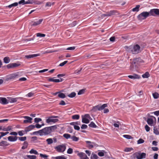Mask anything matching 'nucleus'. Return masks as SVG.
<instances>
[{"label": "nucleus", "mask_w": 159, "mask_h": 159, "mask_svg": "<svg viewBox=\"0 0 159 159\" xmlns=\"http://www.w3.org/2000/svg\"><path fill=\"white\" fill-rule=\"evenodd\" d=\"M107 106V104H104L102 105H98L94 107V108L97 110L101 111L104 109Z\"/></svg>", "instance_id": "9"}, {"label": "nucleus", "mask_w": 159, "mask_h": 159, "mask_svg": "<svg viewBox=\"0 0 159 159\" xmlns=\"http://www.w3.org/2000/svg\"><path fill=\"white\" fill-rule=\"evenodd\" d=\"M153 97L155 99H157L159 97V94L157 92H155L152 93Z\"/></svg>", "instance_id": "38"}, {"label": "nucleus", "mask_w": 159, "mask_h": 159, "mask_svg": "<svg viewBox=\"0 0 159 159\" xmlns=\"http://www.w3.org/2000/svg\"><path fill=\"white\" fill-rule=\"evenodd\" d=\"M89 121V120L86 118L83 117L82 119V122L83 123L88 124Z\"/></svg>", "instance_id": "31"}, {"label": "nucleus", "mask_w": 159, "mask_h": 159, "mask_svg": "<svg viewBox=\"0 0 159 159\" xmlns=\"http://www.w3.org/2000/svg\"><path fill=\"white\" fill-rule=\"evenodd\" d=\"M43 21V19H42L36 21H32L30 23L31 25L32 26H37L41 24Z\"/></svg>", "instance_id": "8"}, {"label": "nucleus", "mask_w": 159, "mask_h": 159, "mask_svg": "<svg viewBox=\"0 0 159 159\" xmlns=\"http://www.w3.org/2000/svg\"><path fill=\"white\" fill-rule=\"evenodd\" d=\"M128 77L130 79H139L140 78L139 75L136 74H134L133 75H129Z\"/></svg>", "instance_id": "17"}, {"label": "nucleus", "mask_w": 159, "mask_h": 159, "mask_svg": "<svg viewBox=\"0 0 159 159\" xmlns=\"http://www.w3.org/2000/svg\"><path fill=\"white\" fill-rule=\"evenodd\" d=\"M140 7V5H137L136 6V7H135L133 8L132 9V11L134 12V11L138 12L139 10V8Z\"/></svg>", "instance_id": "29"}, {"label": "nucleus", "mask_w": 159, "mask_h": 159, "mask_svg": "<svg viewBox=\"0 0 159 159\" xmlns=\"http://www.w3.org/2000/svg\"><path fill=\"white\" fill-rule=\"evenodd\" d=\"M77 155L80 157V159H89L86 155L84 153L81 152L78 153Z\"/></svg>", "instance_id": "10"}, {"label": "nucleus", "mask_w": 159, "mask_h": 159, "mask_svg": "<svg viewBox=\"0 0 159 159\" xmlns=\"http://www.w3.org/2000/svg\"><path fill=\"white\" fill-rule=\"evenodd\" d=\"M73 152V149L72 148H69L67 151V153L68 154H71Z\"/></svg>", "instance_id": "53"}, {"label": "nucleus", "mask_w": 159, "mask_h": 159, "mask_svg": "<svg viewBox=\"0 0 159 159\" xmlns=\"http://www.w3.org/2000/svg\"><path fill=\"white\" fill-rule=\"evenodd\" d=\"M55 149L58 152H63L66 149V144L64 143L58 145L56 147Z\"/></svg>", "instance_id": "4"}, {"label": "nucleus", "mask_w": 159, "mask_h": 159, "mask_svg": "<svg viewBox=\"0 0 159 159\" xmlns=\"http://www.w3.org/2000/svg\"><path fill=\"white\" fill-rule=\"evenodd\" d=\"M28 146V143L26 141L23 144V145L21 148L22 149H24L26 148H27Z\"/></svg>", "instance_id": "27"}, {"label": "nucleus", "mask_w": 159, "mask_h": 159, "mask_svg": "<svg viewBox=\"0 0 159 159\" xmlns=\"http://www.w3.org/2000/svg\"><path fill=\"white\" fill-rule=\"evenodd\" d=\"M18 5V3L17 2H16L9 5V6H8V7L9 8H11V7H16Z\"/></svg>", "instance_id": "40"}, {"label": "nucleus", "mask_w": 159, "mask_h": 159, "mask_svg": "<svg viewBox=\"0 0 159 159\" xmlns=\"http://www.w3.org/2000/svg\"><path fill=\"white\" fill-rule=\"evenodd\" d=\"M23 117L26 119L24 120L23 122L24 123H32V120H33V119L30 117L28 116H24Z\"/></svg>", "instance_id": "11"}, {"label": "nucleus", "mask_w": 159, "mask_h": 159, "mask_svg": "<svg viewBox=\"0 0 159 159\" xmlns=\"http://www.w3.org/2000/svg\"><path fill=\"white\" fill-rule=\"evenodd\" d=\"M39 134L40 136H42L44 134V131L43 129L40 130L38 131Z\"/></svg>", "instance_id": "51"}, {"label": "nucleus", "mask_w": 159, "mask_h": 159, "mask_svg": "<svg viewBox=\"0 0 159 159\" xmlns=\"http://www.w3.org/2000/svg\"><path fill=\"white\" fill-rule=\"evenodd\" d=\"M98 157L97 155L94 153H92L91 154L90 159H97Z\"/></svg>", "instance_id": "32"}, {"label": "nucleus", "mask_w": 159, "mask_h": 159, "mask_svg": "<svg viewBox=\"0 0 159 159\" xmlns=\"http://www.w3.org/2000/svg\"><path fill=\"white\" fill-rule=\"evenodd\" d=\"M84 89H82L80 90L78 92V94L79 95H80L83 94L84 93Z\"/></svg>", "instance_id": "54"}, {"label": "nucleus", "mask_w": 159, "mask_h": 159, "mask_svg": "<svg viewBox=\"0 0 159 159\" xmlns=\"http://www.w3.org/2000/svg\"><path fill=\"white\" fill-rule=\"evenodd\" d=\"M45 34L40 33L36 34V36L38 37H45Z\"/></svg>", "instance_id": "39"}, {"label": "nucleus", "mask_w": 159, "mask_h": 159, "mask_svg": "<svg viewBox=\"0 0 159 159\" xmlns=\"http://www.w3.org/2000/svg\"><path fill=\"white\" fill-rule=\"evenodd\" d=\"M58 97L60 98H65L66 96L64 93L60 92L58 95Z\"/></svg>", "instance_id": "34"}, {"label": "nucleus", "mask_w": 159, "mask_h": 159, "mask_svg": "<svg viewBox=\"0 0 159 159\" xmlns=\"http://www.w3.org/2000/svg\"><path fill=\"white\" fill-rule=\"evenodd\" d=\"M39 155L41 157H42L44 158H46L48 157V156L46 154H43L40 153V154Z\"/></svg>", "instance_id": "57"}, {"label": "nucleus", "mask_w": 159, "mask_h": 159, "mask_svg": "<svg viewBox=\"0 0 159 159\" xmlns=\"http://www.w3.org/2000/svg\"><path fill=\"white\" fill-rule=\"evenodd\" d=\"M36 156L35 155H27L24 157L25 159H36Z\"/></svg>", "instance_id": "19"}, {"label": "nucleus", "mask_w": 159, "mask_h": 159, "mask_svg": "<svg viewBox=\"0 0 159 159\" xmlns=\"http://www.w3.org/2000/svg\"><path fill=\"white\" fill-rule=\"evenodd\" d=\"M18 138L19 140L21 141H24L26 139V137L25 136L23 137H18Z\"/></svg>", "instance_id": "48"}, {"label": "nucleus", "mask_w": 159, "mask_h": 159, "mask_svg": "<svg viewBox=\"0 0 159 159\" xmlns=\"http://www.w3.org/2000/svg\"><path fill=\"white\" fill-rule=\"evenodd\" d=\"M76 94V93L75 92H73L71 93L68 96L70 98H72L75 97V96Z\"/></svg>", "instance_id": "45"}, {"label": "nucleus", "mask_w": 159, "mask_h": 159, "mask_svg": "<svg viewBox=\"0 0 159 159\" xmlns=\"http://www.w3.org/2000/svg\"><path fill=\"white\" fill-rule=\"evenodd\" d=\"M154 133L157 135H159V131L157 129H156L155 128L153 129Z\"/></svg>", "instance_id": "49"}, {"label": "nucleus", "mask_w": 159, "mask_h": 159, "mask_svg": "<svg viewBox=\"0 0 159 159\" xmlns=\"http://www.w3.org/2000/svg\"><path fill=\"white\" fill-rule=\"evenodd\" d=\"M54 3L52 2L51 3L50 2H48L46 3L45 7H50L52 5H53L54 4Z\"/></svg>", "instance_id": "44"}, {"label": "nucleus", "mask_w": 159, "mask_h": 159, "mask_svg": "<svg viewBox=\"0 0 159 159\" xmlns=\"http://www.w3.org/2000/svg\"><path fill=\"white\" fill-rule=\"evenodd\" d=\"M139 157H138V159H142L146 157V154L145 153H139Z\"/></svg>", "instance_id": "21"}, {"label": "nucleus", "mask_w": 159, "mask_h": 159, "mask_svg": "<svg viewBox=\"0 0 159 159\" xmlns=\"http://www.w3.org/2000/svg\"><path fill=\"white\" fill-rule=\"evenodd\" d=\"M150 16H154L159 15V9H153L150 10L149 12Z\"/></svg>", "instance_id": "7"}, {"label": "nucleus", "mask_w": 159, "mask_h": 159, "mask_svg": "<svg viewBox=\"0 0 159 159\" xmlns=\"http://www.w3.org/2000/svg\"><path fill=\"white\" fill-rule=\"evenodd\" d=\"M70 125H73L74 126L75 125H80V122L77 121L76 122H72L70 123Z\"/></svg>", "instance_id": "41"}, {"label": "nucleus", "mask_w": 159, "mask_h": 159, "mask_svg": "<svg viewBox=\"0 0 159 159\" xmlns=\"http://www.w3.org/2000/svg\"><path fill=\"white\" fill-rule=\"evenodd\" d=\"M125 48L127 51L132 54H136L141 52L140 47L139 45L137 44L129 46H125Z\"/></svg>", "instance_id": "1"}, {"label": "nucleus", "mask_w": 159, "mask_h": 159, "mask_svg": "<svg viewBox=\"0 0 159 159\" xmlns=\"http://www.w3.org/2000/svg\"><path fill=\"white\" fill-rule=\"evenodd\" d=\"M59 118L58 116H51L46 119V122L48 124L50 122H53V123H56L59 121V120L57 119H53V118Z\"/></svg>", "instance_id": "5"}, {"label": "nucleus", "mask_w": 159, "mask_h": 159, "mask_svg": "<svg viewBox=\"0 0 159 159\" xmlns=\"http://www.w3.org/2000/svg\"><path fill=\"white\" fill-rule=\"evenodd\" d=\"M85 142L88 144V146L89 148H91L93 147V145L92 144V143L90 141H86Z\"/></svg>", "instance_id": "30"}, {"label": "nucleus", "mask_w": 159, "mask_h": 159, "mask_svg": "<svg viewBox=\"0 0 159 159\" xmlns=\"http://www.w3.org/2000/svg\"><path fill=\"white\" fill-rule=\"evenodd\" d=\"M39 56V54H31L25 56V57L27 59H30L31 58H34V57Z\"/></svg>", "instance_id": "18"}, {"label": "nucleus", "mask_w": 159, "mask_h": 159, "mask_svg": "<svg viewBox=\"0 0 159 159\" xmlns=\"http://www.w3.org/2000/svg\"><path fill=\"white\" fill-rule=\"evenodd\" d=\"M81 69H80V70H78V69L77 70L74 71V74H79L80 73V72L81 71Z\"/></svg>", "instance_id": "59"}, {"label": "nucleus", "mask_w": 159, "mask_h": 159, "mask_svg": "<svg viewBox=\"0 0 159 159\" xmlns=\"http://www.w3.org/2000/svg\"><path fill=\"white\" fill-rule=\"evenodd\" d=\"M35 128V126L34 125H30L25 128V131L26 132H29L34 129Z\"/></svg>", "instance_id": "15"}, {"label": "nucleus", "mask_w": 159, "mask_h": 159, "mask_svg": "<svg viewBox=\"0 0 159 159\" xmlns=\"http://www.w3.org/2000/svg\"><path fill=\"white\" fill-rule=\"evenodd\" d=\"M12 129V127L11 126H8L7 128H4L2 129V130L4 131H10Z\"/></svg>", "instance_id": "36"}, {"label": "nucleus", "mask_w": 159, "mask_h": 159, "mask_svg": "<svg viewBox=\"0 0 159 159\" xmlns=\"http://www.w3.org/2000/svg\"><path fill=\"white\" fill-rule=\"evenodd\" d=\"M34 122L35 123H38L42 120V119L40 118H36L34 119Z\"/></svg>", "instance_id": "50"}, {"label": "nucleus", "mask_w": 159, "mask_h": 159, "mask_svg": "<svg viewBox=\"0 0 159 159\" xmlns=\"http://www.w3.org/2000/svg\"><path fill=\"white\" fill-rule=\"evenodd\" d=\"M133 150L132 148H126L125 149L124 151L125 152H129Z\"/></svg>", "instance_id": "52"}, {"label": "nucleus", "mask_w": 159, "mask_h": 159, "mask_svg": "<svg viewBox=\"0 0 159 159\" xmlns=\"http://www.w3.org/2000/svg\"><path fill=\"white\" fill-rule=\"evenodd\" d=\"M63 81V80L62 79H61V80L59 79H54L53 82H56V83H58L60 82H61Z\"/></svg>", "instance_id": "61"}, {"label": "nucleus", "mask_w": 159, "mask_h": 159, "mask_svg": "<svg viewBox=\"0 0 159 159\" xmlns=\"http://www.w3.org/2000/svg\"><path fill=\"white\" fill-rule=\"evenodd\" d=\"M46 141L48 144H52L53 142V140L51 138L48 139H46Z\"/></svg>", "instance_id": "35"}, {"label": "nucleus", "mask_w": 159, "mask_h": 159, "mask_svg": "<svg viewBox=\"0 0 159 159\" xmlns=\"http://www.w3.org/2000/svg\"><path fill=\"white\" fill-rule=\"evenodd\" d=\"M67 62L68 61H64L61 63L59 65V66H62L66 64Z\"/></svg>", "instance_id": "55"}, {"label": "nucleus", "mask_w": 159, "mask_h": 159, "mask_svg": "<svg viewBox=\"0 0 159 159\" xmlns=\"http://www.w3.org/2000/svg\"><path fill=\"white\" fill-rule=\"evenodd\" d=\"M147 122L148 124L150 126H152L153 125V119L151 118H149L147 119Z\"/></svg>", "instance_id": "20"}, {"label": "nucleus", "mask_w": 159, "mask_h": 159, "mask_svg": "<svg viewBox=\"0 0 159 159\" xmlns=\"http://www.w3.org/2000/svg\"><path fill=\"white\" fill-rule=\"evenodd\" d=\"M88 127V126L87 125L85 124H83L82 125L81 128L82 129H86Z\"/></svg>", "instance_id": "64"}, {"label": "nucleus", "mask_w": 159, "mask_h": 159, "mask_svg": "<svg viewBox=\"0 0 159 159\" xmlns=\"http://www.w3.org/2000/svg\"><path fill=\"white\" fill-rule=\"evenodd\" d=\"M145 128L146 129V130L147 132H148L150 130V127L147 125H146L145 126Z\"/></svg>", "instance_id": "60"}, {"label": "nucleus", "mask_w": 159, "mask_h": 159, "mask_svg": "<svg viewBox=\"0 0 159 159\" xmlns=\"http://www.w3.org/2000/svg\"><path fill=\"white\" fill-rule=\"evenodd\" d=\"M0 103L3 105L7 104L9 102L5 98H0Z\"/></svg>", "instance_id": "14"}, {"label": "nucleus", "mask_w": 159, "mask_h": 159, "mask_svg": "<svg viewBox=\"0 0 159 159\" xmlns=\"http://www.w3.org/2000/svg\"><path fill=\"white\" fill-rule=\"evenodd\" d=\"M123 136L126 139H132L133 138V137H132L130 135H123Z\"/></svg>", "instance_id": "33"}, {"label": "nucleus", "mask_w": 159, "mask_h": 159, "mask_svg": "<svg viewBox=\"0 0 159 159\" xmlns=\"http://www.w3.org/2000/svg\"><path fill=\"white\" fill-rule=\"evenodd\" d=\"M133 155L137 159H138V157H139V152H136L134 153Z\"/></svg>", "instance_id": "58"}, {"label": "nucleus", "mask_w": 159, "mask_h": 159, "mask_svg": "<svg viewBox=\"0 0 159 159\" xmlns=\"http://www.w3.org/2000/svg\"><path fill=\"white\" fill-rule=\"evenodd\" d=\"M71 139L73 141H77L79 139V138L75 136L71 137Z\"/></svg>", "instance_id": "46"}, {"label": "nucleus", "mask_w": 159, "mask_h": 159, "mask_svg": "<svg viewBox=\"0 0 159 159\" xmlns=\"http://www.w3.org/2000/svg\"><path fill=\"white\" fill-rule=\"evenodd\" d=\"M23 98L22 97H17L15 98H10L9 101L10 103H14L17 102L19 99L22 100Z\"/></svg>", "instance_id": "13"}, {"label": "nucleus", "mask_w": 159, "mask_h": 159, "mask_svg": "<svg viewBox=\"0 0 159 159\" xmlns=\"http://www.w3.org/2000/svg\"><path fill=\"white\" fill-rule=\"evenodd\" d=\"M57 129L56 125H53L50 127H46L43 129L44 135L48 134L51 133L52 132Z\"/></svg>", "instance_id": "2"}, {"label": "nucleus", "mask_w": 159, "mask_h": 159, "mask_svg": "<svg viewBox=\"0 0 159 159\" xmlns=\"http://www.w3.org/2000/svg\"><path fill=\"white\" fill-rule=\"evenodd\" d=\"M19 76L18 73H13L8 75V79L10 80L14 79L18 77Z\"/></svg>", "instance_id": "12"}, {"label": "nucleus", "mask_w": 159, "mask_h": 159, "mask_svg": "<svg viewBox=\"0 0 159 159\" xmlns=\"http://www.w3.org/2000/svg\"><path fill=\"white\" fill-rule=\"evenodd\" d=\"M98 155L100 157H102L104 155V153L102 152H100L98 153Z\"/></svg>", "instance_id": "62"}, {"label": "nucleus", "mask_w": 159, "mask_h": 159, "mask_svg": "<svg viewBox=\"0 0 159 159\" xmlns=\"http://www.w3.org/2000/svg\"><path fill=\"white\" fill-rule=\"evenodd\" d=\"M89 126L90 127L94 128H96L97 127V125L93 122H91L89 125Z\"/></svg>", "instance_id": "37"}, {"label": "nucleus", "mask_w": 159, "mask_h": 159, "mask_svg": "<svg viewBox=\"0 0 159 159\" xmlns=\"http://www.w3.org/2000/svg\"><path fill=\"white\" fill-rule=\"evenodd\" d=\"M20 62L16 63H11L7 65V67L8 69L14 68L20 66Z\"/></svg>", "instance_id": "6"}, {"label": "nucleus", "mask_w": 159, "mask_h": 159, "mask_svg": "<svg viewBox=\"0 0 159 159\" xmlns=\"http://www.w3.org/2000/svg\"><path fill=\"white\" fill-rule=\"evenodd\" d=\"M72 118L74 120H78L80 118V116L79 115H75L72 117Z\"/></svg>", "instance_id": "42"}, {"label": "nucleus", "mask_w": 159, "mask_h": 159, "mask_svg": "<svg viewBox=\"0 0 159 159\" xmlns=\"http://www.w3.org/2000/svg\"><path fill=\"white\" fill-rule=\"evenodd\" d=\"M110 41L114 42L115 41V38L114 36H112L110 38Z\"/></svg>", "instance_id": "63"}, {"label": "nucleus", "mask_w": 159, "mask_h": 159, "mask_svg": "<svg viewBox=\"0 0 159 159\" xmlns=\"http://www.w3.org/2000/svg\"><path fill=\"white\" fill-rule=\"evenodd\" d=\"M150 76V74L148 72H146L144 74L142 75V77L143 78H147Z\"/></svg>", "instance_id": "26"}, {"label": "nucleus", "mask_w": 159, "mask_h": 159, "mask_svg": "<svg viewBox=\"0 0 159 159\" xmlns=\"http://www.w3.org/2000/svg\"><path fill=\"white\" fill-rule=\"evenodd\" d=\"M63 137L66 139H68L70 137V135L68 134H63Z\"/></svg>", "instance_id": "47"}, {"label": "nucleus", "mask_w": 159, "mask_h": 159, "mask_svg": "<svg viewBox=\"0 0 159 159\" xmlns=\"http://www.w3.org/2000/svg\"><path fill=\"white\" fill-rule=\"evenodd\" d=\"M144 140L142 139H139L137 141L138 144L143 143L144 142Z\"/></svg>", "instance_id": "43"}, {"label": "nucleus", "mask_w": 159, "mask_h": 159, "mask_svg": "<svg viewBox=\"0 0 159 159\" xmlns=\"http://www.w3.org/2000/svg\"><path fill=\"white\" fill-rule=\"evenodd\" d=\"M29 152L30 154H34L35 155H38L39 153L38 152L36 151V150H35L34 149H31Z\"/></svg>", "instance_id": "28"}, {"label": "nucleus", "mask_w": 159, "mask_h": 159, "mask_svg": "<svg viewBox=\"0 0 159 159\" xmlns=\"http://www.w3.org/2000/svg\"><path fill=\"white\" fill-rule=\"evenodd\" d=\"M34 95V93L32 92H30L27 95L28 97H30L33 96Z\"/></svg>", "instance_id": "56"}, {"label": "nucleus", "mask_w": 159, "mask_h": 159, "mask_svg": "<svg viewBox=\"0 0 159 159\" xmlns=\"http://www.w3.org/2000/svg\"><path fill=\"white\" fill-rule=\"evenodd\" d=\"M8 140L10 142H14L16 141L18 137L17 136L13 137L12 136H9L8 138Z\"/></svg>", "instance_id": "16"}, {"label": "nucleus", "mask_w": 159, "mask_h": 159, "mask_svg": "<svg viewBox=\"0 0 159 159\" xmlns=\"http://www.w3.org/2000/svg\"><path fill=\"white\" fill-rule=\"evenodd\" d=\"M53 159H66V157L64 155L59 156L56 157H52Z\"/></svg>", "instance_id": "25"}, {"label": "nucleus", "mask_w": 159, "mask_h": 159, "mask_svg": "<svg viewBox=\"0 0 159 159\" xmlns=\"http://www.w3.org/2000/svg\"><path fill=\"white\" fill-rule=\"evenodd\" d=\"M18 3V4H22L23 5H24L25 4H31L32 3L31 2H30L29 0L25 2V0H21Z\"/></svg>", "instance_id": "22"}, {"label": "nucleus", "mask_w": 159, "mask_h": 159, "mask_svg": "<svg viewBox=\"0 0 159 159\" xmlns=\"http://www.w3.org/2000/svg\"><path fill=\"white\" fill-rule=\"evenodd\" d=\"M3 61L5 63L7 64L10 61V59L9 57H6L3 59Z\"/></svg>", "instance_id": "24"}, {"label": "nucleus", "mask_w": 159, "mask_h": 159, "mask_svg": "<svg viewBox=\"0 0 159 159\" xmlns=\"http://www.w3.org/2000/svg\"><path fill=\"white\" fill-rule=\"evenodd\" d=\"M150 15L149 12L143 11L139 14L137 16V18L139 20H142L146 19Z\"/></svg>", "instance_id": "3"}, {"label": "nucleus", "mask_w": 159, "mask_h": 159, "mask_svg": "<svg viewBox=\"0 0 159 159\" xmlns=\"http://www.w3.org/2000/svg\"><path fill=\"white\" fill-rule=\"evenodd\" d=\"M9 144L7 141H2L0 142V146L2 147H5L8 146Z\"/></svg>", "instance_id": "23"}]
</instances>
